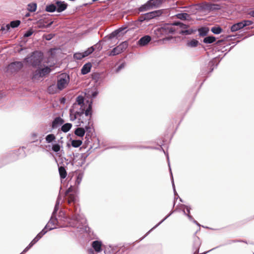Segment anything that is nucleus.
Instances as JSON below:
<instances>
[{"label":"nucleus","instance_id":"393cba45","mask_svg":"<svg viewBox=\"0 0 254 254\" xmlns=\"http://www.w3.org/2000/svg\"><path fill=\"white\" fill-rule=\"evenodd\" d=\"M198 44L199 42L197 40L193 39L187 43V46L189 47L195 48L198 46Z\"/></svg>","mask_w":254,"mask_h":254},{"label":"nucleus","instance_id":"3c124183","mask_svg":"<svg viewBox=\"0 0 254 254\" xmlns=\"http://www.w3.org/2000/svg\"><path fill=\"white\" fill-rule=\"evenodd\" d=\"M38 136V134L36 132H33L31 134V137L33 139V142L36 141L38 139H37Z\"/></svg>","mask_w":254,"mask_h":254},{"label":"nucleus","instance_id":"c03bdc74","mask_svg":"<svg viewBox=\"0 0 254 254\" xmlns=\"http://www.w3.org/2000/svg\"><path fill=\"white\" fill-rule=\"evenodd\" d=\"M242 21L243 24L244 25V27L251 25L253 24V23H254V22L252 21L249 20H242Z\"/></svg>","mask_w":254,"mask_h":254},{"label":"nucleus","instance_id":"1a4fd4ad","mask_svg":"<svg viewBox=\"0 0 254 254\" xmlns=\"http://www.w3.org/2000/svg\"><path fill=\"white\" fill-rule=\"evenodd\" d=\"M162 12L160 10H154L145 14V19L148 21L151 19L161 15Z\"/></svg>","mask_w":254,"mask_h":254},{"label":"nucleus","instance_id":"6e6d98bb","mask_svg":"<svg viewBox=\"0 0 254 254\" xmlns=\"http://www.w3.org/2000/svg\"><path fill=\"white\" fill-rule=\"evenodd\" d=\"M168 32L170 33H173L175 31V29L172 26H170L168 27Z\"/></svg>","mask_w":254,"mask_h":254},{"label":"nucleus","instance_id":"c756f323","mask_svg":"<svg viewBox=\"0 0 254 254\" xmlns=\"http://www.w3.org/2000/svg\"><path fill=\"white\" fill-rule=\"evenodd\" d=\"M176 16L178 18L181 20H186L188 19L190 15L187 13H178L176 15Z\"/></svg>","mask_w":254,"mask_h":254},{"label":"nucleus","instance_id":"bb28decb","mask_svg":"<svg viewBox=\"0 0 254 254\" xmlns=\"http://www.w3.org/2000/svg\"><path fill=\"white\" fill-rule=\"evenodd\" d=\"M58 88L57 85H52L48 87L47 89L48 92L50 94H54L57 92Z\"/></svg>","mask_w":254,"mask_h":254},{"label":"nucleus","instance_id":"2f4dec72","mask_svg":"<svg viewBox=\"0 0 254 254\" xmlns=\"http://www.w3.org/2000/svg\"><path fill=\"white\" fill-rule=\"evenodd\" d=\"M167 159H168V165L169 167L170 172V174H171V176L172 186L173 187L174 194L176 195V194H177V191L175 190V184H174L173 177V174H172L171 169L170 168V162H169V156H168V154L167 155Z\"/></svg>","mask_w":254,"mask_h":254},{"label":"nucleus","instance_id":"79ce46f5","mask_svg":"<svg viewBox=\"0 0 254 254\" xmlns=\"http://www.w3.org/2000/svg\"><path fill=\"white\" fill-rule=\"evenodd\" d=\"M172 213V212L170 213L168 215H167L163 219H162L159 223L156 224L154 227H153L147 233L146 235H147L152 230L156 228L158 226H159L164 221H165L167 218H168Z\"/></svg>","mask_w":254,"mask_h":254},{"label":"nucleus","instance_id":"2eb2a0df","mask_svg":"<svg viewBox=\"0 0 254 254\" xmlns=\"http://www.w3.org/2000/svg\"><path fill=\"white\" fill-rule=\"evenodd\" d=\"M62 201H62V197L59 195L58 196L57 200L56 201V204H55V207H54V211L53 212V213H52L51 216H53L54 217H56V214L57 212L58 211V210H59V205H60V203Z\"/></svg>","mask_w":254,"mask_h":254},{"label":"nucleus","instance_id":"5701e85b","mask_svg":"<svg viewBox=\"0 0 254 254\" xmlns=\"http://www.w3.org/2000/svg\"><path fill=\"white\" fill-rule=\"evenodd\" d=\"M199 35L201 37L207 35L209 32V29L208 27H203L200 28L198 29Z\"/></svg>","mask_w":254,"mask_h":254},{"label":"nucleus","instance_id":"f704fd0d","mask_svg":"<svg viewBox=\"0 0 254 254\" xmlns=\"http://www.w3.org/2000/svg\"><path fill=\"white\" fill-rule=\"evenodd\" d=\"M82 141L81 140H72L71 144L73 147H78L82 144Z\"/></svg>","mask_w":254,"mask_h":254},{"label":"nucleus","instance_id":"de8ad7c7","mask_svg":"<svg viewBox=\"0 0 254 254\" xmlns=\"http://www.w3.org/2000/svg\"><path fill=\"white\" fill-rule=\"evenodd\" d=\"M33 34V31L32 29L28 30L24 34L23 36L24 37H28L31 36Z\"/></svg>","mask_w":254,"mask_h":254},{"label":"nucleus","instance_id":"338daca9","mask_svg":"<svg viewBox=\"0 0 254 254\" xmlns=\"http://www.w3.org/2000/svg\"><path fill=\"white\" fill-rule=\"evenodd\" d=\"M213 69H214V67H212V68H211V70H210V71L211 72V71L213 70Z\"/></svg>","mask_w":254,"mask_h":254},{"label":"nucleus","instance_id":"f03ea898","mask_svg":"<svg viewBox=\"0 0 254 254\" xmlns=\"http://www.w3.org/2000/svg\"><path fill=\"white\" fill-rule=\"evenodd\" d=\"M72 107L77 109L83 110L85 112L86 116H89L91 117L92 115V102L89 101L85 102L84 97L81 95H79L76 97V102L73 104Z\"/></svg>","mask_w":254,"mask_h":254},{"label":"nucleus","instance_id":"f3484780","mask_svg":"<svg viewBox=\"0 0 254 254\" xmlns=\"http://www.w3.org/2000/svg\"><path fill=\"white\" fill-rule=\"evenodd\" d=\"M128 46V43L127 41H125L122 42L119 45L115 47L116 49H117V51L119 54L123 52L125 50H126Z\"/></svg>","mask_w":254,"mask_h":254},{"label":"nucleus","instance_id":"20e7f679","mask_svg":"<svg viewBox=\"0 0 254 254\" xmlns=\"http://www.w3.org/2000/svg\"><path fill=\"white\" fill-rule=\"evenodd\" d=\"M51 71V68L48 66L42 68H38L34 72L33 78L36 79L39 77H43L49 74Z\"/></svg>","mask_w":254,"mask_h":254},{"label":"nucleus","instance_id":"dca6fc26","mask_svg":"<svg viewBox=\"0 0 254 254\" xmlns=\"http://www.w3.org/2000/svg\"><path fill=\"white\" fill-rule=\"evenodd\" d=\"M47 232V230L43 229L39 234H37L36 237L31 242L34 245L36 244L42 237Z\"/></svg>","mask_w":254,"mask_h":254},{"label":"nucleus","instance_id":"69168bd1","mask_svg":"<svg viewBox=\"0 0 254 254\" xmlns=\"http://www.w3.org/2000/svg\"><path fill=\"white\" fill-rule=\"evenodd\" d=\"M221 42V40H219L217 41V43L218 44V43H220Z\"/></svg>","mask_w":254,"mask_h":254},{"label":"nucleus","instance_id":"ddd939ff","mask_svg":"<svg viewBox=\"0 0 254 254\" xmlns=\"http://www.w3.org/2000/svg\"><path fill=\"white\" fill-rule=\"evenodd\" d=\"M102 242L99 241H94L92 243V247L95 250V251L98 253L102 251Z\"/></svg>","mask_w":254,"mask_h":254},{"label":"nucleus","instance_id":"49530a36","mask_svg":"<svg viewBox=\"0 0 254 254\" xmlns=\"http://www.w3.org/2000/svg\"><path fill=\"white\" fill-rule=\"evenodd\" d=\"M119 54L116 48H114L108 54L109 56H114Z\"/></svg>","mask_w":254,"mask_h":254},{"label":"nucleus","instance_id":"72a5a7b5","mask_svg":"<svg viewBox=\"0 0 254 254\" xmlns=\"http://www.w3.org/2000/svg\"><path fill=\"white\" fill-rule=\"evenodd\" d=\"M46 10L48 12H53L57 10V6L54 4H51L46 6Z\"/></svg>","mask_w":254,"mask_h":254},{"label":"nucleus","instance_id":"4d7b16f0","mask_svg":"<svg viewBox=\"0 0 254 254\" xmlns=\"http://www.w3.org/2000/svg\"><path fill=\"white\" fill-rule=\"evenodd\" d=\"M139 21H140V22H142L143 21H145V20H146L147 21V19H145V14L140 16L139 18Z\"/></svg>","mask_w":254,"mask_h":254},{"label":"nucleus","instance_id":"603ef678","mask_svg":"<svg viewBox=\"0 0 254 254\" xmlns=\"http://www.w3.org/2000/svg\"><path fill=\"white\" fill-rule=\"evenodd\" d=\"M33 246V245L30 242L29 245L23 251L21 254H24L27 252Z\"/></svg>","mask_w":254,"mask_h":254},{"label":"nucleus","instance_id":"052dcab7","mask_svg":"<svg viewBox=\"0 0 254 254\" xmlns=\"http://www.w3.org/2000/svg\"><path fill=\"white\" fill-rule=\"evenodd\" d=\"M97 94H98V92L95 91V92H92L91 96L93 98H95L97 95Z\"/></svg>","mask_w":254,"mask_h":254},{"label":"nucleus","instance_id":"5fc2aeb1","mask_svg":"<svg viewBox=\"0 0 254 254\" xmlns=\"http://www.w3.org/2000/svg\"><path fill=\"white\" fill-rule=\"evenodd\" d=\"M183 212L184 213L185 215H187L188 216V217L189 218V219L190 220V221H192L193 222V220H194L193 217H192V216H191L189 214H187L185 210H183Z\"/></svg>","mask_w":254,"mask_h":254},{"label":"nucleus","instance_id":"a19ab883","mask_svg":"<svg viewBox=\"0 0 254 254\" xmlns=\"http://www.w3.org/2000/svg\"><path fill=\"white\" fill-rule=\"evenodd\" d=\"M61 149V146L59 144L56 143L53 145L52 150L55 152H58Z\"/></svg>","mask_w":254,"mask_h":254},{"label":"nucleus","instance_id":"37998d69","mask_svg":"<svg viewBox=\"0 0 254 254\" xmlns=\"http://www.w3.org/2000/svg\"><path fill=\"white\" fill-rule=\"evenodd\" d=\"M74 59L80 60L84 58L82 53H76L73 55Z\"/></svg>","mask_w":254,"mask_h":254},{"label":"nucleus","instance_id":"680f3d73","mask_svg":"<svg viewBox=\"0 0 254 254\" xmlns=\"http://www.w3.org/2000/svg\"><path fill=\"white\" fill-rule=\"evenodd\" d=\"M186 209H187V212L188 213L187 214H189L190 213V208L188 206H185Z\"/></svg>","mask_w":254,"mask_h":254},{"label":"nucleus","instance_id":"9b49d317","mask_svg":"<svg viewBox=\"0 0 254 254\" xmlns=\"http://www.w3.org/2000/svg\"><path fill=\"white\" fill-rule=\"evenodd\" d=\"M151 38L149 35H145L141 37L137 42L138 45L140 46H144L148 44L151 41Z\"/></svg>","mask_w":254,"mask_h":254},{"label":"nucleus","instance_id":"39448f33","mask_svg":"<svg viewBox=\"0 0 254 254\" xmlns=\"http://www.w3.org/2000/svg\"><path fill=\"white\" fill-rule=\"evenodd\" d=\"M83 114H85V112H84L83 110L77 109L72 107V108L69 110L70 120L71 121H73L77 119L80 120V118Z\"/></svg>","mask_w":254,"mask_h":254},{"label":"nucleus","instance_id":"8fccbe9b","mask_svg":"<svg viewBox=\"0 0 254 254\" xmlns=\"http://www.w3.org/2000/svg\"><path fill=\"white\" fill-rule=\"evenodd\" d=\"M209 66L211 68L212 66H216L217 65V64H216V60H213L210 61L209 63Z\"/></svg>","mask_w":254,"mask_h":254},{"label":"nucleus","instance_id":"e2e57ef3","mask_svg":"<svg viewBox=\"0 0 254 254\" xmlns=\"http://www.w3.org/2000/svg\"><path fill=\"white\" fill-rule=\"evenodd\" d=\"M193 222L194 223H195L197 225H198V226H200V224L196 221H195V220H193Z\"/></svg>","mask_w":254,"mask_h":254},{"label":"nucleus","instance_id":"c85d7f7f","mask_svg":"<svg viewBox=\"0 0 254 254\" xmlns=\"http://www.w3.org/2000/svg\"><path fill=\"white\" fill-rule=\"evenodd\" d=\"M193 32V30L191 29H182L181 30L179 33L180 34H182L183 35H190L192 34Z\"/></svg>","mask_w":254,"mask_h":254},{"label":"nucleus","instance_id":"cd10ccee","mask_svg":"<svg viewBox=\"0 0 254 254\" xmlns=\"http://www.w3.org/2000/svg\"><path fill=\"white\" fill-rule=\"evenodd\" d=\"M72 127V124L70 123H66L63 125L61 127V130L64 132H67Z\"/></svg>","mask_w":254,"mask_h":254},{"label":"nucleus","instance_id":"423d86ee","mask_svg":"<svg viewBox=\"0 0 254 254\" xmlns=\"http://www.w3.org/2000/svg\"><path fill=\"white\" fill-rule=\"evenodd\" d=\"M23 66L21 62H15L8 64L7 67V71L11 73L19 71Z\"/></svg>","mask_w":254,"mask_h":254},{"label":"nucleus","instance_id":"4c0bfd02","mask_svg":"<svg viewBox=\"0 0 254 254\" xmlns=\"http://www.w3.org/2000/svg\"><path fill=\"white\" fill-rule=\"evenodd\" d=\"M37 8V4L35 3L28 4L27 9L30 12H34Z\"/></svg>","mask_w":254,"mask_h":254},{"label":"nucleus","instance_id":"58836bf2","mask_svg":"<svg viewBox=\"0 0 254 254\" xmlns=\"http://www.w3.org/2000/svg\"><path fill=\"white\" fill-rule=\"evenodd\" d=\"M20 24V21L18 20L12 21L10 22L9 24L10 27L16 28Z\"/></svg>","mask_w":254,"mask_h":254},{"label":"nucleus","instance_id":"aec40b11","mask_svg":"<svg viewBox=\"0 0 254 254\" xmlns=\"http://www.w3.org/2000/svg\"><path fill=\"white\" fill-rule=\"evenodd\" d=\"M85 129L86 136H85V143H87V142H89V139L91 137L92 134V128L89 126H86L84 128Z\"/></svg>","mask_w":254,"mask_h":254},{"label":"nucleus","instance_id":"9d476101","mask_svg":"<svg viewBox=\"0 0 254 254\" xmlns=\"http://www.w3.org/2000/svg\"><path fill=\"white\" fill-rule=\"evenodd\" d=\"M64 123V121L61 117H58L55 118L52 124V129H56L61 126Z\"/></svg>","mask_w":254,"mask_h":254},{"label":"nucleus","instance_id":"6e6552de","mask_svg":"<svg viewBox=\"0 0 254 254\" xmlns=\"http://www.w3.org/2000/svg\"><path fill=\"white\" fill-rule=\"evenodd\" d=\"M57 222L58 219L57 217L51 216L50 220L49 221L44 229H45V230H47V231L48 230H53L56 228L55 225L57 224Z\"/></svg>","mask_w":254,"mask_h":254},{"label":"nucleus","instance_id":"6ab92c4d","mask_svg":"<svg viewBox=\"0 0 254 254\" xmlns=\"http://www.w3.org/2000/svg\"><path fill=\"white\" fill-rule=\"evenodd\" d=\"M91 64L90 63L85 64L81 68V72L83 75L90 72L91 68Z\"/></svg>","mask_w":254,"mask_h":254},{"label":"nucleus","instance_id":"7ed1b4c3","mask_svg":"<svg viewBox=\"0 0 254 254\" xmlns=\"http://www.w3.org/2000/svg\"><path fill=\"white\" fill-rule=\"evenodd\" d=\"M69 76L66 73H63L58 77L57 87L59 90H62L66 87L69 82Z\"/></svg>","mask_w":254,"mask_h":254},{"label":"nucleus","instance_id":"f257e3e1","mask_svg":"<svg viewBox=\"0 0 254 254\" xmlns=\"http://www.w3.org/2000/svg\"><path fill=\"white\" fill-rule=\"evenodd\" d=\"M73 191L74 188L71 185L65 192V195H68L67 202L69 210L74 213L68 218V223L70 226L79 229L80 232H89L90 228L86 225V220L84 216L78 213L79 207L77 196L72 193Z\"/></svg>","mask_w":254,"mask_h":254},{"label":"nucleus","instance_id":"c9c22d12","mask_svg":"<svg viewBox=\"0 0 254 254\" xmlns=\"http://www.w3.org/2000/svg\"><path fill=\"white\" fill-rule=\"evenodd\" d=\"M83 175L82 173H79L77 176L76 177V180L75 181V186H78L80 184L82 178H83Z\"/></svg>","mask_w":254,"mask_h":254},{"label":"nucleus","instance_id":"13d9d810","mask_svg":"<svg viewBox=\"0 0 254 254\" xmlns=\"http://www.w3.org/2000/svg\"><path fill=\"white\" fill-rule=\"evenodd\" d=\"M52 38L53 36L52 35V34H49L46 36L45 39L47 40H50Z\"/></svg>","mask_w":254,"mask_h":254},{"label":"nucleus","instance_id":"0eeeda50","mask_svg":"<svg viewBox=\"0 0 254 254\" xmlns=\"http://www.w3.org/2000/svg\"><path fill=\"white\" fill-rule=\"evenodd\" d=\"M27 62H30L33 67H36L40 64L41 63V59L37 58L35 56V53H33L30 57L26 58L25 59Z\"/></svg>","mask_w":254,"mask_h":254},{"label":"nucleus","instance_id":"864d4df0","mask_svg":"<svg viewBox=\"0 0 254 254\" xmlns=\"http://www.w3.org/2000/svg\"><path fill=\"white\" fill-rule=\"evenodd\" d=\"M125 67V64L124 63H122V64H121L116 69V72H119L120 70H121L122 69H123V68H124Z\"/></svg>","mask_w":254,"mask_h":254},{"label":"nucleus","instance_id":"b1692460","mask_svg":"<svg viewBox=\"0 0 254 254\" xmlns=\"http://www.w3.org/2000/svg\"><path fill=\"white\" fill-rule=\"evenodd\" d=\"M59 172L61 179H64L66 178L67 173L64 167H59Z\"/></svg>","mask_w":254,"mask_h":254},{"label":"nucleus","instance_id":"4468645a","mask_svg":"<svg viewBox=\"0 0 254 254\" xmlns=\"http://www.w3.org/2000/svg\"><path fill=\"white\" fill-rule=\"evenodd\" d=\"M243 28H244V25L243 24L242 21H241L232 25L231 27V31L233 32H236L243 29Z\"/></svg>","mask_w":254,"mask_h":254},{"label":"nucleus","instance_id":"7c9ffc66","mask_svg":"<svg viewBox=\"0 0 254 254\" xmlns=\"http://www.w3.org/2000/svg\"><path fill=\"white\" fill-rule=\"evenodd\" d=\"M45 139L47 143H51L55 140L56 136L54 134H49L46 136Z\"/></svg>","mask_w":254,"mask_h":254},{"label":"nucleus","instance_id":"412c9836","mask_svg":"<svg viewBox=\"0 0 254 254\" xmlns=\"http://www.w3.org/2000/svg\"><path fill=\"white\" fill-rule=\"evenodd\" d=\"M85 133V129L82 127H77L74 130V134L79 137H83Z\"/></svg>","mask_w":254,"mask_h":254},{"label":"nucleus","instance_id":"f8f14e48","mask_svg":"<svg viewBox=\"0 0 254 254\" xmlns=\"http://www.w3.org/2000/svg\"><path fill=\"white\" fill-rule=\"evenodd\" d=\"M57 6V11L61 12L64 10L67 7V4L64 1H57L56 2Z\"/></svg>","mask_w":254,"mask_h":254},{"label":"nucleus","instance_id":"e433bc0d","mask_svg":"<svg viewBox=\"0 0 254 254\" xmlns=\"http://www.w3.org/2000/svg\"><path fill=\"white\" fill-rule=\"evenodd\" d=\"M94 51L93 47L88 48L86 51L82 53L84 58L88 56L90 54L92 53Z\"/></svg>","mask_w":254,"mask_h":254},{"label":"nucleus","instance_id":"a878e982","mask_svg":"<svg viewBox=\"0 0 254 254\" xmlns=\"http://www.w3.org/2000/svg\"><path fill=\"white\" fill-rule=\"evenodd\" d=\"M216 41V38L213 36H209L203 39V42L205 44H211Z\"/></svg>","mask_w":254,"mask_h":254},{"label":"nucleus","instance_id":"473e14b6","mask_svg":"<svg viewBox=\"0 0 254 254\" xmlns=\"http://www.w3.org/2000/svg\"><path fill=\"white\" fill-rule=\"evenodd\" d=\"M222 30V29L220 26H214L211 29V31L215 34L221 33Z\"/></svg>","mask_w":254,"mask_h":254},{"label":"nucleus","instance_id":"0e129e2a","mask_svg":"<svg viewBox=\"0 0 254 254\" xmlns=\"http://www.w3.org/2000/svg\"><path fill=\"white\" fill-rule=\"evenodd\" d=\"M233 242H244V241H234Z\"/></svg>","mask_w":254,"mask_h":254},{"label":"nucleus","instance_id":"4be33fe9","mask_svg":"<svg viewBox=\"0 0 254 254\" xmlns=\"http://www.w3.org/2000/svg\"><path fill=\"white\" fill-rule=\"evenodd\" d=\"M150 9H152V8L150 6L148 0L145 4L140 6L139 8H138L139 11L140 12L147 11Z\"/></svg>","mask_w":254,"mask_h":254},{"label":"nucleus","instance_id":"09e8293b","mask_svg":"<svg viewBox=\"0 0 254 254\" xmlns=\"http://www.w3.org/2000/svg\"><path fill=\"white\" fill-rule=\"evenodd\" d=\"M10 24H6V25L5 26H2L1 28V30L2 31H8L10 29Z\"/></svg>","mask_w":254,"mask_h":254},{"label":"nucleus","instance_id":"ea45409f","mask_svg":"<svg viewBox=\"0 0 254 254\" xmlns=\"http://www.w3.org/2000/svg\"><path fill=\"white\" fill-rule=\"evenodd\" d=\"M125 28H120L119 29H117L114 32H113L110 35V37L111 38H114L115 37H116L122 31H123Z\"/></svg>","mask_w":254,"mask_h":254},{"label":"nucleus","instance_id":"a18cd8bd","mask_svg":"<svg viewBox=\"0 0 254 254\" xmlns=\"http://www.w3.org/2000/svg\"><path fill=\"white\" fill-rule=\"evenodd\" d=\"M174 25L179 26L180 28L182 29H185L188 28V25L185 24L181 22H175L173 24Z\"/></svg>","mask_w":254,"mask_h":254},{"label":"nucleus","instance_id":"bf43d9fd","mask_svg":"<svg viewBox=\"0 0 254 254\" xmlns=\"http://www.w3.org/2000/svg\"><path fill=\"white\" fill-rule=\"evenodd\" d=\"M248 14L252 17H254V10L249 11Z\"/></svg>","mask_w":254,"mask_h":254},{"label":"nucleus","instance_id":"774afa93","mask_svg":"<svg viewBox=\"0 0 254 254\" xmlns=\"http://www.w3.org/2000/svg\"><path fill=\"white\" fill-rule=\"evenodd\" d=\"M52 23V22H51L50 24H48L49 26H50Z\"/></svg>","mask_w":254,"mask_h":254},{"label":"nucleus","instance_id":"a211bd4d","mask_svg":"<svg viewBox=\"0 0 254 254\" xmlns=\"http://www.w3.org/2000/svg\"><path fill=\"white\" fill-rule=\"evenodd\" d=\"M148 1L152 9L158 7L162 3L161 0H149Z\"/></svg>","mask_w":254,"mask_h":254}]
</instances>
